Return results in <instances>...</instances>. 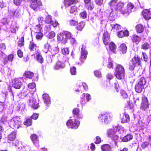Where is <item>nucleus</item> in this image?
<instances>
[{
	"mask_svg": "<svg viewBox=\"0 0 151 151\" xmlns=\"http://www.w3.org/2000/svg\"><path fill=\"white\" fill-rule=\"evenodd\" d=\"M111 27L112 29H114L116 30H119L121 28V26L118 24H112Z\"/></svg>",
	"mask_w": 151,
	"mask_h": 151,
	"instance_id": "8fccbe9b",
	"label": "nucleus"
},
{
	"mask_svg": "<svg viewBox=\"0 0 151 151\" xmlns=\"http://www.w3.org/2000/svg\"><path fill=\"white\" fill-rule=\"evenodd\" d=\"M149 106L148 103L147 98L145 96L142 98V102L141 104V109L143 110L148 108Z\"/></svg>",
	"mask_w": 151,
	"mask_h": 151,
	"instance_id": "2eb2a0df",
	"label": "nucleus"
},
{
	"mask_svg": "<svg viewBox=\"0 0 151 151\" xmlns=\"http://www.w3.org/2000/svg\"><path fill=\"white\" fill-rule=\"evenodd\" d=\"M112 134V136L109 137H111L113 140L115 141L119 139V136L120 135V133Z\"/></svg>",
	"mask_w": 151,
	"mask_h": 151,
	"instance_id": "49530a36",
	"label": "nucleus"
},
{
	"mask_svg": "<svg viewBox=\"0 0 151 151\" xmlns=\"http://www.w3.org/2000/svg\"><path fill=\"white\" fill-rule=\"evenodd\" d=\"M70 72L73 75H76V68L75 67H73L70 68Z\"/></svg>",
	"mask_w": 151,
	"mask_h": 151,
	"instance_id": "864d4df0",
	"label": "nucleus"
},
{
	"mask_svg": "<svg viewBox=\"0 0 151 151\" xmlns=\"http://www.w3.org/2000/svg\"><path fill=\"white\" fill-rule=\"evenodd\" d=\"M83 86V88H84L85 90H87L88 89V87L86 83H77L76 84V86L79 88H81L82 86Z\"/></svg>",
	"mask_w": 151,
	"mask_h": 151,
	"instance_id": "c03bdc74",
	"label": "nucleus"
},
{
	"mask_svg": "<svg viewBox=\"0 0 151 151\" xmlns=\"http://www.w3.org/2000/svg\"><path fill=\"white\" fill-rule=\"evenodd\" d=\"M14 58V56L13 54L9 55L7 57L5 58L4 60L3 63L5 65L8 63V61L12 62Z\"/></svg>",
	"mask_w": 151,
	"mask_h": 151,
	"instance_id": "bb28decb",
	"label": "nucleus"
},
{
	"mask_svg": "<svg viewBox=\"0 0 151 151\" xmlns=\"http://www.w3.org/2000/svg\"><path fill=\"white\" fill-rule=\"evenodd\" d=\"M110 50L113 52H114L116 49V46L114 43L113 42H111L109 45Z\"/></svg>",
	"mask_w": 151,
	"mask_h": 151,
	"instance_id": "79ce46f5",
	"label": "nucleus"
},
{
	"mask_svg": "<svg viewBox=\"0 0 151 151\" xmlns=\"http://www.w3.org/2000/svg\"><path fill=\"white\" fill-rule=\"evenodd\" d=\"M144 88H145L138 83L135 86V88L136 91L137 92L140 93L142 91V90Z\"/></svg>",
	"mask_w": 151,
	"mask_h": 151,
	"instance_id": "f704fd0d",
	"label": "nucleus"
},
{
	"mask_svg": "<svg viewBox=\"0 0 151 151\" xmlns=\"http://www.w3.org/2000/svg\"><path fill=\"white\" fill-rule=\"evenodd\" d=\"M94 74L96 76L99 78H101L102 76L101 72L98 70L94 71Z\"/></svg>",
	"mask_w": 151,
	"mask_h": 151,
	"instance_id": "13d9d810",
	"label": "nucleus"
},
{
	"mask_svg": "<svg viewBox=\"0 0 151 151\" xmlns=\"http://www.w3.org/2000/svg\"><path fill=\"white\" fill-rule=\"evenodd\" d=\"M102 39L103 42L105 45H107L110 41V36L107 32L104 33L103 35Z\"/></svg>",
	"mask_w": 151,
	"mask_h": 151,
	"instance_id": "f3484780",
	"label": "nucleus"
},
{
	"mask_svg": "<svg viewBox=\"0 0 151 151\" xmlns=\"http://www.w3.org/2000/svg\"><path fill=\"white\" fill-rule=\"evenodd\" d=\"M142 14L145 19L148 20L151 18V12L148 9L144 10L142 12Z\"/></svg>",
	"mask_w": 151,
	"mask_h": 151,
	"instance_id": "aec40b11",
	"label": "nucleus"
},
{
	"mask_svg": "<svg viewBox=\"0 0 151 151\" xmlns=\"http://www.w3.org/2000/svg\"><path fill=\"white\" fill-rule=\"evenodd\" d=\"M132 39L133 42H135L137 44L141 40V37L135 35L132 36Z\"/></svg>",
	"mask_w": 151,
	"mask_h": 151,
	"instance_id": "2f4dec72",
	"label": "nucleus"
},
{
	"mask_svg": "<svg viewBox=\"0 0 151 151\" xmlns=\"http://www.w3.org/2000/svg\"><path fill=\"white\" fill-rule=\"evenodd\" d=\"M43 24L45 23L50 25L52 24V17L50 15H48L45 17L44 18Z\"/></svg>",
	"mask_w": 151,
	"mask_h": 151,
	"instance_id": "b1692460",
	"label": "nucleus"
},
{
	"mask_svg": "<svg viewBox=\"0 0 151 151\" xmlns=\"http://www.w3.org/2000/svg\"><path fill=\"white\" fill-rule=\"evenodd\" d=\"M11 32L15 33L18 29L17 25L15 22L13 23L10 26Z\"/></svg>",
	"mask_w": 151,
	"mask_h": 151,
	"instance_id": "4c0bfd02",
	"label": "nucleus"
},
{
	"mask_svg": "<svg viewBox=\"0 0 151 151\" xmlns=\"http://www.w3.org/2000/svg\"><path fill=\"white\" fill-rule=\"evenodd\" d=\"M80 16L83 19L87 17L86 12V11L81 12L80 14Z\"/></svg>",
	"mask_w": 151,
	"mask_h": 151,
	"instance_id": "680f3d73",
	"label": "nucleus"
},
{
	"mask_svg": "<svg viewBox=\"0 0 151 151\" xmlns=\"http://www.w3.org/2000/svg\"><path fill=\"white\" fill-rule=\"evenodd\" d=\"M43 37V34L41 32H38L36 35V38L37 40H41Z\"/></svg>",
	"mask_w": 151,
	"mask_h": 151,
	"instance_id": "bf43d9fd",
	"label": "nucleus"
},
{
	"mask_svg": "<svg viewBox=\"0 0 151 151\" xmlns=\"http://www.w3.org/2000/svg\"><path fill=\"white\" fill-rule=\"evenodd\" d=\"M37 56V60L41 63H43V59L42 56L40 55L38 50H37V52L35 54Z\"/></svg>",
	"mask_w": 151,
	"mask_h": 151,
	"instance_id": "e433bc0d",
	"label": "nucleus"
},
{
	"mask_svg": "<svg viewBox=\"0 0 151 151\" xmlns=\"http://www.w3.org/2000/svg\"><path fill=\"white\" fill-rule=\"evenodd\" d=\"M136 30L138 33H141L143 31L144 27L141 24H139L136 27Z\"/></svg>",
	"mask_w": 151,
	"mask_h": 151,
	"instance_id": "c9c22d12",
	"label": "nucleus"
},
{
	"mask_svg": "<svg viewBox=\"0 0 151 151\" xmlns=\"http://www.w3.org/2000/svg\"><path fill=\"white\" fill-rule=\"evenodd\" d=\"M150 47V45L147 42H145L142 44V45L141 48L144 50L147 49Z\"/></svg>",
	"mask_w": 151,
	"mask_h": 151,
	"instance_id": "3c124183",
	"label": "nucleus"
},
{
	"mask_svg": "<svg viewBox=\"0 0 151 151\" xmlns=\"http://www.w3.org/2000/svg\"><path fill=\"white\" fill-rule=\"evenodd\" d=\"M102 151H110L111 147L108 144H105L101 147Z\"/></svg>",
	"mask_w": 151,
	"mask_h": 151,
	"instance_id": "58836bf2",
	"label": "nucleus"
},
{
	"mask_svg": "<svg viewBox=\"0 0 151 151\" xmlns=\"http://www.w3.org/2000/svg\"><path fill=\"white\" fill-rule=\"evenodd\" d=\"M119 49L122 52V53L124 54L126 52L127 47L124 44H122L120 45Z\"/></svg>",
	"mask_w": 151,
	"mask_h": 151,
	"instance_id": "72a5a7b5",
	"label": "nucleus"
},
{
	"mask_svg": "<svg viewBox=\"0 0 151 151\" xmlns=\"http://www.w3.org/2000/svg\"><path fill=\"white\" fill-rule=\"evenodd\" d=\"M69 23L70 25L71 26H76L78 24L77 22L73 19L70 20Z\"/></svg>",
	"mask_w": 151,
	"mask_h": 151,
	"instance_id": "5fc2aeb1",
	"label": "nucleus"
},
{
	"mask_svg": "<svg viewBox=\"0 0 151 151\" xmlns=\"http://www.w3.org/2000/svg\"><path fill=\"white\" fill-rule=\"evenodd\" d=\"M114 85L116 91L117 92H118L119 90H120V87L118 84V83L116 82L114 83Z\"/></svg>",
	"mask_w": 151,
	"mask_h": 151,
	"instance_id": "69168bd1",
	"label": "nucleus"
},
{
	"mask_svg": "<svg viewBox=\"0 0 151 151\" xmlns=\"http://www.w3.org/2000/svg\"><path fill=\"white\" fill-rule=\"evenodd\" d=\"M146 83V81L145 78L143 77H142L140 79L138 83L145 88L146 87L145 84Z\"/></svg>",
	"mask_w": 151,
	"mask_h": 151,
	"instance_id": "a19ab883",
	"label": "nucleus"
},
{
	"mask_svg": "<svg viewBox=\"0 0 151 151\" xmlns=\"http://www.w3.org/2000/svg\"><path fill=\"white\" fill-rule=\"evenodd\" d=\"M24 75L26 78L30 79L33 77L34 73L30 71H27L25 72Z\"/></svg>",
	"mask_w": 151,
	"mask_h": 151,
	"instance_id": "ea45409f",
	"label": "nucleus"
},
{
	"mask_svg": "<svg viewBox=\"0 0 151 151\" xmlns=\"http://www.w3.org/2000/svg\"><path fill=\"white\" fill-rule=\"evenodd\" d=\"M32 123V121L30 119H27L24 122V125L27 126H31Z\"/></svg>",
	"mask_w": 151,
	"mask_h": 151,
	"instance_id": "a18cd8bd",
	"label": "nucleus"
},
{
	"mask_svg": "<svg viewBox=\"0 0 151 151\" xmlns=\"http://www.w3.org/2000/svg\"><path fill=\"white\" fill-rule=\"evenodd\" d=\"M59 49L58 47H55L52 48L51 50V53L52 56H55V55H59L58 54L59 52Z\"/></svg>",
	"mask_w": 151,
	"mask_h": 151,
	"instance_id": "7c9ffc66",
	"label": "nucleus"
},
{
	"mask_svg": "<svg viewBox=\"0 0 151 151\" xmlns=\"http://www.w3.org/2000/svg\"><path fill=\"white\" fill-rule=\"evenodd\" d=\"M28 87L29 89H31L32 91H30L29 94H27L26 95L24 94V95L25 97H28V96L32 97L33 96L32 94L36 91L35 83H30L28 84Z\"/></svg>",
	"mask_w": 151,
	"mask_h": 151,
	"instance_id": "ddd939ff",
	"label": "nucleus"
},
{
	"mask_svg": "<svg viewBox=\"0 0 151 151\" xmlns=\"http://www.w3.org/2000/svg\"><path fill=\"white\" fill-rule=\"evenodd\" d=\"M109 4L112 10H115L123 14H129L134 11V6L133 3L131 2L127 4V10H125L124 8V3L118 0H111Z\"/></svg>",
	"mask_w": 151,
	"mask_h": 151,
	"instance_id": "f257e3e1",
	"label": "nucleus"
},
{
	"mask_svg": "<svg viewBox=\"0 0 151 151\" xmlns=\"http://www.w3.org/2000/svg\"><path fill=\"white\" fill-rule=\"evenodd\" d=\"M78 1V0H65L64 3L65 6L68 7L77 3Z\"/></svg>",
	"mask_w": 151,
	"mask_h": 151,
	"instance_id": "cd10ccee",
	"label": "nucleus"
},
{
	"mask_svg": "<svg viewBox=\"0 0 151 151\" xmlns=\"http://www.w3.org/2000/svg\"><path fill=\"white\" fill-rule=\"evenodd\" d=\"M86 46L84 45H82L81 48V56L80 59L82 63H83L87 57V52L85 49Z\"/></svg>",
	"mask_w": 151,
	"mask_h": 151,
	"instance_id": "1a4fd4ad",
	"label": "nucleus"
},
{
	"mask_svg": "<svg viewBox=\"0 0 151 151\" xmlns=\"http://www.w3.org/2000/svg\"><path fill=\"white\" fill-rule=\"evenodd\" d=\"M24 38L22 37L19 39L18 42V45L19 47H21L24 45Z\"/></svg>",
	"mask_w": 151,
	"mask_h": 151,
	"instance_id": "09e8293b",
	"label": "nucleus"
},
{
	"mask_svg": "<svg viewBox=\"0 0 151 151\" xmlns=\"http://www.w3.org/2000/svg\"><path fill=\"white\" fill-rule=\"evenodd\" d=\"M32 97L33 96L31 97V99L29 100V105L34 109H37L39 107L38 101L37 100L35 99Z\"/></svg>",
	"mask_w": 151,
	"mask_h": 151,
	"instance_id": "f8f14e48",
	"label": "nucleus"
},
{
	"mask_svg": "<svg viewBox=\"0 0 151 151\" xmlns=\"http://www.w3.org/2000/svg\"><path fill=\"white\" fill-rule=\"evenodd\" d=\"M120 128L118 126H114L111 129H109L107 131V133L109 137L112 136V134H116L120 133Z\"/></svg>",
	"mask_w": 151,
	"mask_h": 151,
	"instance_id": "9d476101",
	"label": "nucleus"
},
{
	"mask_svg": "<svg viewBox=\"0 0 151 151\" xmlns=\"http://www.w3.org/2000/svg\"><path fill=\"white\" fill-rule=\"evenodd\" d=\"M77 27V29L81 31L84 26V24L83 22L79 23Z\"/></svg>",
	"mask_w": 151,
	"mask_h": 151,
	"instance_id": "de8ad7c7",
	"label": "nucleus"
},
{
	"mask_svg": "<svg viewBox=\"0 0 151 151\" xmlns=\"http://www.w3.org/2000/svg\"><path fill=\"white\" fill-rule=\"evenodd\" d=\"M79 109L77 108H74L73 111V115L78 119L82 118L83 116L82 114H79Z\"/></svg>",
	"mask_w": 151,
	"mask_h": 151,
	"instance_id": "5701e85b",
	"label": "nucleus"
},
{
	"mask_svg": "<svg viewBox=\"0 0 151 151\" xmlns=\"http://www.w3.org/2000/svg\"><path fill=\"white\" fill-rule=\"evenodd\" d=\"M112 117V116L111 114L106 112L100 114L98 118L100 122L104 124H106L109 123Z\"/></svg>",
	"mask_w": 151,
	"mask_h": 151,
	"instance_id": "7ed1b4c3",
	"label": "nucleus"
},
{
	"mask_svg": "<svg viewBox=\"0 0 151 151\" xmlns=\"http://www.w3.org/2000/svg\"><path fill=\"white\" fill-rule=\"evenodd\" d=\"M115 76L118 79L124 78L125 76L124 69L123 67L120 65H117L115 71Z\"/></svg>",
	"mask_w": 151,
	"mask_h": 151,
	"instance_id": "20e7f679",
	"label": "nucleus"
},
{
	"mask_svg": "<svg viewBox=\"0 0 151 151\" xmlns=\"http://www.w3.org/2000/svg\"><path fill=\"white\" fill-rule=\"evenodd\" d=\"M21 122L20 119L18 117H15L11 120L9 122L10 127L13 129H18L21 125Z\"/></svg>",
	"mask_w": 151,
	"mask_h": 151,
	"instance_id": "39448f33",
	"label": "nucleus"
},
{
	"mask_svg": "<svg viewBox=\"0 0 151 151\" xmlns=\"http://www.w3.org/2000/svg\"><path fill=\"white\" fill-rule=\"evenodd\" d=\"M38 117V114L36 113H34L30 117L31 119H37Z\"/></svg>",
	"mask_w": 151,
	"mask_h": 151,
	"instance_id": "338daca9",
	"label": "nucleus"
},
{
	"mask_svg": "<svg viewBox=\"0 0 151 151\" xmlns=\"http://www.w3.org/2000/svg\"><path fill=\"white\" fill-rule=\"evenodd\" d=\"M44 18L42 17H40L37 18L39 24L36 25L35 28L37 29L39 32H41L42 29V25L43 24Z\"/></svg>",
	"mask_w": 151,
	"mask_h": 151,
	"instance_id": "dca6fc26",
	"label": "nucleus"
},
{
	"mask_svg": "<svg viewBox=\"0 0 151 151\" xmlns=\"http://www.w3.org/2000/svg\"><path fill=\"white\" fill-rule=\"evenodd\" d=\"M65 61L59 60L56 63L54 68L55 70H59L64 68L65 66Z\"/></svg>",
	"mask_w": 151,
	"mask_h": 151,
	"instance_id": "4468645a",
	"label": "nucleus"
},
{
	"mask_svg": "<svg viewBox=\"0 0 151 151\" xmlns=\"http://www.w3.org/2000/svg\"><path fill=\"white\" fill-rule=\"evenodd\" d=\"M29 149V147L28 146L23 147H21L20 150L19 151H27L29 150H27V149Z\"/></svg>",
	"mask_w": 151,
	"mask_h": 151,
	"instance_id": "774afa93",
	"label": "nucleus"
},
{
	"mask_svg": "<svg viewBox=\"0 0 151 151\" xmlns=\"http://www.w3.org/2000/svg\"><path fill=\"white\" fill-rule=\"evenodd\" d=\"M121 96L124 99H127L128 97L127 94L124 90H121L120 92Z\"/></svg>",
	"mask_w": 151,
	"mask_h": 151,
	"instance_id": "6e6d98bb",
	"label": "nucleus"
},
{
	"mask_svg": "<svg viewBox=\"0 0 151 151\" xmlns=\"http://www.w3.org/2000/svg\"><path fill=\"white\" fill-rule=\"evenodd\" d=\"M132 138L133 136L130 134H129L123 137L122 141L124 142H127L132 139Z\"/></svg>",
	"mask_w": 151,
	"mask_h": 151,
	"instance_id": "473e14b6",
	"label": "nucleus"
},
{
	"mask_svg": "<svg viewBox=\"0 0 151 151\" xmlns=\"http://www.w3.org/2000/svg\"><path fill=\"white\" fill-rule=\"evenodd\" d=\"M77 8L75 6H72L71 7L70 10V12L71 13H73L77 10Z\"/></svg>",
	"mask_w": 151,
	"mask_h": 151,
	"instance_id": "0e129e2a",
	"label": "nucleus"
},
{
	"mask_svg": "<svg viewBox=\"0 0 151 151\" xmlns=\"http://www.w3.org/2000/svg\"><path fill=\"white\" fill-rule=\"evenodd\" d=\"M55 36V33L53 31L49 32L48 35V37L50 39H52L54 38Z\"/></svg>",
	"mask_w": 151,
	"mask_h": 151,
	"instance_id": "052dcab7",
	"label": "nucleus"
},
{
	"mask_svg": "<svg viewBox=\"0 0 151 151\" xmlns=\"http://www.w3.org/2000/svg\"><path fill=\"white\" fill-rule=\"evenodd\" d=\"M43 100L44 103L47 107L51 104V102L50 97L48 94L45 93L42 95Z\"/></svg>",
	"mask_w": 151,
	"mask_h": 151,
	"instance_id": "a211bd4d",
	"label": "nucleus"
},
{
	"mask_svg": "<svg viewBox=\"0 0 151 151\" xmlns=\"http://www.w3.org/2000/svg\"><path fill=\"white\" fill-rule=\"evenodd\" d=\"M22 85V82L18 78H15L13 82L12 86L16 89H19Z\"/></svg>",
	"mask_w": 151,
	"mask_h": 151,
	"instance_id": "6ab92c4d",
	"label": "nucleus"
},
{
	"mask_svg": "<svg viewBox=\"0 0 151 151\" xmlns=\"http://www.w3.org/2000/svg\"><path fill=\"white\" fill-rule=\"evenodd\" d=\"M13 15L17 18L21 16V11L20 9L18 8L12 11Z\"/></svg>",
	"mask_w": 151,
	"mask_h": 151,
	"instance_id": "393cba45",
	"label": "nucleus"
},
{
	"mask_svg": "<svg viewBox=\"0 0 151 151\" xmlns=\"http://www.w3.org/2000/svg\"><path fill=\"white\" fill-rule=\"evenodd\" d=\"M30 138L34 144L37 147H38L39 146V140L37 136L35 134H32Z\"/></svg>",
	"mask_w": 151,
	"mask_h": 151,
	"instance_id": "4be33fe9",
	"label": "nucleus"
},
{
	"mask_svg": "<svg viewBox=\"0 0 151 151\" xmlns=\"http://www.w3.org/2000/svg\"><path fill=\"white\" fill-rule=\"evenodd\" d=\"M141 64V59L139 57H135L129 63V69L131 70H133L135 67L140 65Z\"/></svg>",
	"mask_w": 151,
	"mask_h": 151,
	"instance_id": "423d86ee",
	"label": "nucleus"
},
{
	"mask_svg": "<svg viewBox=\"0 0 151 151\" xmlns=\"http://www.w3.org/2000/svg\"><path fill=\"white\" fill-rule=\"evenodd\" d=\"M71 33L67 31L65 32L64 33H60L57 35V38L58 41L60 43L63 44L66 43L68 39L71 37Z\"/></svg>",
	"mask_w": 151,
	"mask_h": 151,
	"instance_id": "f03ea898",
	"label": "nucleus"
},
{
	"mask_svg": "<svg viewBox=\"0 0 151 151\" xmlns=\"http://www.w3.org/2000/svg\"><path fill=\"white\" fill-rule=\"evenodd\" d=\"M30 1V6L35 11H37L40 9V7L42 5L41 2L39 0H29Z\"/></svg>",
	"mask_w": 151,
	"mask_h": 151,
	"instance_id": "6e6552de",
	"label": "nucleus"
},
{
	"mask_svg": "<svg viewBox=\"0 0 151 151\" xmlns=\"http://www.w3.org/2000/svg\"><path fill=\"white\" fill-rule=\"evenodd\" d=\"M91 96L88 93H83L81 96V103L82 105H84L86 101H88L91 99Z\"/></svg>",
	"mask_w": 151,
	"mask_h": 151,
	"instance_id": "9b49d317",
	"label": "nucleus"
},
{
	"mask_svg": "<svg viewBox=\"0 0 151 151\" xmlns=\"http://www.w3.org/2000/svg\"><path fill=\"white\" fill-rule=\"evenodd\" d=\"M121 122L122 123L128 122L130 121L129 116L127 114H125L120 116Z\"/></svg>",
	"mask_w": 151,
	"mask_h": 151,
	"instance_id": "412c9836",
	"label": "nucleus"
},
{
	"mask_svg": "<svg viewBox=\"0 0 151 151\" xmlns=\"http://www.w3.org/2000/svg\"><path fill=\"white\" fill-rule=\"evenodd\" d=\"M50 47V44L48 43H46L45 44L43 49V52L45 53H47L49 50Z\"/></svg>",
	"mask_w": 151,
	"mask_h": 151,
	"instance_id": "37998d69",
	"label": "nucleus"
},
{
	"mask_svg": "<svg viewBox=\"0 0 151 151\" xmlns=\"http://www.w3.org/2000/svg\"><path fill=\"white\" fill-rule=\"evenodd\" d=\"M85 6L88 9L91 10L92 9V6L91 4V1L87 3H85Z\"/></svg>",
	"mask_w": 151,
	"mask_h": 151,
	"instance_id": "4d7b16f0",
	"label": "nucleus"
},
{
	"mask_svg": "<svg viewBox=\"0 0 151 151\" xmlns=\"http://www.w3.org/2000/svg\"><path fill=\"white\" fill-rule=\"evenodd\" d=\"M80 124V122L75 119H70L68 121L66 125L68 128L73 129L78 128Z\"/></svg>",
	"mask_w": 151,
	"mask_h": 151,
	"instance_id": "0eeeda50",
	"label": "nucleus"
},
{
	"mask_svg": "<svg viewBox=\"0 0 151 151\" xmlns=\"http://www.w3.org/2000/svg\"><path fill=\"white\" fill-rule=\"evenodd\" d=\"M29 49L31 51H34L35 50H38V48L36 46L35 44L32 41H31L30 42V44L29 46Z\"/></svg>",
	"mask_w": 151,
	"mask_h": 151,
	"instance_id": "c85d7f7f",
	"label": "nucleus"
},
{
	"mask_svg": "<svg viewBox=\"0 0 151 151\" xmlns=\"http://www.w3.org/2000/svg\"><path fill=\"white\" fill-rule=\"evenodd\" d=\"M16 133L15 132H12L8 136V139L9 142L10 141H13L16 138Z\"/></svg>",
	"mask_w": 151,
	"mask_h": 151,
	"instance_id": "c756f323",
	"label": "nucleus"
},
{
	"mask_svg": "<svg viewBox=\"0 0 151 151\" xmlns=\"http://www.w3.org/2000/svg\"><path fill=\"white\" fill-rule=\"evenodd\" d=\"M62 53L65 55L68 54L69 53V50L68 48H64L62 49Z\"/></svg>",
	"mask_w": 151,
	"mask_h": 151,
	"instance_id": "603ef678",
	"label": "nucleus"
},
{
	"mask_svg": "<svg viewBox=\"0 0 151 151\" xmlns=\"http://www.w3.org/2000/svg\"><path fill=\"white\" fill-rule=\"evenodd\" d=\"M117 35L119 37L122 38L124 36H128L129 32L127 30H125L124 31H121L117 33Z\"/></svg>",
	"mask_w": 151,
	"mask_h": 151,
	"instance_id": "a878e982",
	"label": "nucleus"
},
{
	"mask_svg": "<svg viewBox=\"0 0 151 151\" xmlns=\"http://www.w3.org/2000/svg\"><path fill=\"white\" fill-rule=\"evenodd\" d=\"M96 4L99 6H101L104 4V0H95Z\"/></svg>",
	"mask_w": 151,
	"mask_h": 151,
	"instance_id": "e2e57ef3",
	"label": "nucleus"
}]
</instances>
